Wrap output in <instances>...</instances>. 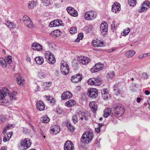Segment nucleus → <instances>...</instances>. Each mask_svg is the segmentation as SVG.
I'll return each instance as SVG.
<instances>
[{
    "instance_id": "f3484780",
    "label": "nucleus",
    "mask_w": 150,
    "mask_h": 150,
    "mask_svg": "<svg viewBox=\"0 0 150 150\" xmlns=\"http://www.w3.org/2000/svg\"><path fill=\"white\" fill-rule=\"evenodd\" d=\"M103 67L102 65L100 64L97 63L95 64V65L93 66L91 69L90 71L92 73L97 72L102 69Z\"/></svg>"
},
{
    "instance_id": "338daca9",
    "label": "nucleus",
    "mask_w": 150,
    "mask_h": 150,
    "mask_svg": "<svg viewBox=\"0 0 150 150\" xmlns=\"http://www.w3.org/2000/svg\"><path fill=\"white\" fill-rule=\"evenodd\" d=\"M138 57V58L139 59H143L144 58V55H143V54H141L139 55Z\"/></svg>"
},
{
    "instance_id": "c9c22d12",
    "label": "nucleus",
    "mask_w": 150,
    "mask_h": 150,
    "mask_svg": "<svg viewBox=\"0 0 150 150\" xmlns=\"http://www.w3.org/2000/svg\"><path fill=\"white\" fill-rule=\"evenodd\" d=\"M53 21L55 27L60 26L62 24V21L59 20H56Z\"/></svg>"
},
{
    "instance_id": "2eb2a0df",
    "label": "nucleus",
    "mask_w": 150,
    "mask_h": 150,
    "mask_svg": "<svg viewBox=\"0 0 150 150\" xmlns=\"http://www.w3.org/2000/svg\"><path fill=\"white\" fill-rule=\"evenodd\" d=\"M67 10L68 13L71 16L74 17L77 16L78 15V13L73 8L69 6L67 7Z\"/></svg>"
},
{
    "instance_id": "8fccbe9b",
    "label": "nucleus",
    "mask_w": 150,
    "mask_h": 150,
    "mask_svg": "<svg viewBox=\"0 0 150 150\" xmlns=\"http://www.w3.org/2000/svg\"><path fill=\"white\" fill-rule=\"evenodd\" d=\"M6 120V118L4 116H1L0 118V123H4Z\"/></svg>"
},
{
    "instance_id": "ddd939ff",
    "label": "nucleus",
    "mask_w": 150,
    "mask_h": 150,
    "mask_svg": "<svg viewBox=\"0 0 150 150\" xmlns=\"http://www.w3.org/2000/svg\"><path fill=\"white\" fill-rule=\"evenodd\" d=\"M121 10L120 5L117 2L114 3L112 7V11L115 13H119Z\"/></svg>"
},
{
    "instance_id": "1a4fd4ad",
    "label": "nucleus",
    "mask_w": 150,
    "mask_h": 150,
    "mask_svg": "<svg viewBox=\"0 0 150 150\" xmlns=\"http://www.w3.org/2000/svg\"><path fill=\"white\" fill-rule=\"evenodd\" d=\"M150 7V2L148 1H146L143 2L142 7L138 9L137 11L139 13L143 12L147 10Z\"/></svg>"
},
{
    "instance_id": "c85d7f7f",
    "label": "nucleus",
    "mask_w": 150,
    "mask_h": 150,
    "mask_svg": "<svg viewBox=\"0 0 150 150\" xmlns=\"http://www.w3.org/2000/svg\"><path fill=\"white\" fill-rule=\"evenodd\" d=\"M47 75L46 73L42 71H40L38 74V76L41 79L47 77Z\"/></svg>"
},
{
    "instance_id": "0e129e2a",
    "label": "nucleus",
    "mask_w": 150,
    "mask_h": 150,
    "mask_svg": "<svg viewBox=\"0 0 150 150\" xmlns=\"http://www.w3.org/2000/svg\"><path fill=\"white\" fill-rule=\"evenodd\" d=\"M98 42L95 40H93L92 42V44L93 46L95 47L94 45H97Z\"/></svg>"
},
{
    "instance_id": "cd10ccee",
    "label": "nucleus",
    "mask_w": 150,
    "mask_h": 150,
    "mask_svg": "<svg viewBox=\"0 0 150 150\" xmlns=\"http://www.w3.org/2000/svg\"><path fill=\"white\" fill-rule=\"evenodd\" d=\"M75 103L76 102L74 100H70L66 102L65 105L69 107L74 105Z\"/></svg>"
},
{
    "instance_id": "423d86ee",
    "label": "nucleus",
    "mask_w": 150,
    "mask_h": 150,
    "mask_svg": "<svg viewBox=\"0 0 150 150\" xmlns=\"http://www.w3.org/2000/svg\"><path fill=\"white\" fill-rule=\"evenodd\" d=\"M97 13L94 11H87L84 14V18L87 20H91L96 18Z\"/></svg>"
},
{
    "instance_id": "39448f33",
    "label": "nucleus",
    "mask_w": 150,
    "mask_h": 150,
    "mask_svg": "<svg viewBox=\"0 0 150 150\" xmlns=\"http://www.w3.org/2000/svg\"><path fill=\"white\" fill-rule=\"evenodd\" d=\"M45 58L50 64H54L56 62L54 56L50 51H47L45 53Z\"/></svg>"
},
{
    "instance_id": "6ab92c4d",
    "label": "nucleus",
    "mask_w": 150,
    "mask_h": 150,
    "mask_svg": "<svg viewBox=\"0 0 150 150\" xmlns=\"http://www.w3.org/2000/svg\"><path fill=\"white\" fill-rule=\"evenodd\" d=\"M36 105L37 109L39 110H43L45 109L44 104L42 101L39 100L38 101Z\"/></svg>"
},
{
    "instance_id": "052dcab7",
    "label": "nucleus",
    "mask_w": 150,
    "mask_h": 150,
    "mask_svg": "<svg viewBox=\"0 0 150 150\" xmlns=\"http://www.w3.org/2000/svg\"><path fill=\"white\" fill-rule=\"evenodd\" d=\"M51 84V83L50 82H46L45 83H44L42 85V86H46V87H47V86L48 85H50Z\"/></svg>"
},
{
    "instance_id": "393cba45",
    "label": "nucleus",
    "mask_w": 150,
    "mask_h": 150,
    "mask_svg": "<svg viewBox=\"0 0 150 150\" xmlns=\"http://www.w3.org/2000/svg\"><path fill=\"white\" fill-rule=\"evenodd\" d=\"M35 60L38 64L40 65L42 64L44 61L43 57H35Z\"/></svg>"
},
{
    "instance_id": "b1692460",
    "label": "nucleus",
    "mask_w": 150,
    "mask_h": 150,
    "mask_svg": "<svg viewBox=\"0 0 150 150\" xmlns=\"http://www.w3.org/2000/svg\"><path fill=\"white\" fill-rule=\"evenodd\" d=\"M96 103L94 101L91 102L89 104V106L91 110L93 112H95L97 110V107L96 105Z\"/></svg>"
},
{
    "instance_id": "aec40b11",
    "label": "nucleus",
    "mask_w": 150,
    "mask_h": 150,
    "mask_svg": "<svg viewBox=\"0 0 150 150\" xmlns=\"http://www.w3.org/2000/svg\"><path fill=\"white\" fill-rule=\"evenodd\" d=\"M102 97L104 99H106L110 97V95L107 89H103L101 90Z\"/></svg>"
},
{
    "instance_id": "f257e3e1",
    "label": "nucleus",
    "mask_w": 150,
    "mask_h": 150,
    "mask_svg": "<svg viewBox=\"0 0 150 150\" xmlns=\"http://www.w3.org/2000/svg\"><path fill=\"white\" fill-rule=\"evenodd\" d=\"M112 112V116L119 118L123 115L125 112L124 108L120 104H114Z\"/></svg>"
},
{
    "instance_id": "09e8293b",
    "label": "nucleus",
    "mask_w": 150,
    "mask_h": 150,
    "mask_svg": "<svg viewBox=\"0 0 150 150\" xmlns=\"http://www.w3.org/2000/svg\"><path fill=\"white\" fill-rule=\"evenodd\" d=\"M142 78V79H146L148 78V74L144 72L143 73Z\"/></svg>"
},
{
    "instance_id": "69168bd1",
    "label": "nucleus",
    "mask_w": 150,
    "mask_h": 150,
    "mask_svg": "<svg viewBox=\"0 0 150 150\" xmlns=\"http://www.w3.org/2000/svg\"><path fill=\"white\" fill-rule=\"evenodd\" d=\"M8 130V129H7L6 128V127H5V128L4 129L3 131V134L4 135H5L6 132Z\"/></svg>"
},
{
    "instance_id": "f03ea898",
    "label": "nucleus",
    "mask_w": 150,
    "mask_h": 150,
    "mask_svg": "<svg viewBox=\"0 0 150 150\" xmlns=\"http://www.w3.org/2000/svg\"><path fill=\"white\" fill-rule=\"evenodd\" d=\"M93 133L91 131L84 132L81 139L82 143L88 144L92 140L93 137Z\"/></svg>"
},
{
    "instance_id": "c756f323",
    "label": "nucleus",
    "mask_w": 150,
    "mask_h": 150,
    "mask_svg": "<svg viewBox=\"0 0 150 150\" xmlns=\"http://www.w3.org/2000/svg\"><path fill=\"white\" fill-rule=\"evenodd\" d=\"M40 120L43 123H47L49 122L50 119L47 115H45L40 118Z\"/></svg>"
},
{
    "instance_id": "37998d69",
    "label": "nucleus",
    "mask_w": 150,
    "mask_h": 150,
    "mask_svg": "<svg viewBox=\"0 0 150 150\" xmlns=\"http://www.w3.org/2000/svg\"><path fill=\"white\" fill-rule=\"evenodd\" d=\"M46 98L51 103H53L55 102L54 99L52 97L47 96Z\"/></svg>"
},
{
    "instance_id": "6e6d98bb",
    "label": "nucleus",
    "mask_w": 150,
    "mask_h": 150,
    "mask_svg": "<svg viewBox=\"0 0 150 150\" xmlns=\"http://www.w3.org/2000/svg\"><path fill=\"white\" fill-rule=\"evenodd\" d=\"M13 126V125L11 124H9L8 125H7L6 126V128L7 129H11L12 128Z\"/></svg>"
},
{
    "instance_id": "13d9d810",
    "label": "nucleus",
    "mask_w": 150,
    "mask_h": 150,
    "mask_svg": "<svg viewBox=\"0 0 150 150\" xmlns=\"http://www.w3.org/2000/svg\"><path fill=\"white\" fill-rule=\"evenodd\" d=\"M49 26L50 27H55L54 26V22L53 21H52L49 24Z\"/></svg>"
},
{
    "instance_id": "bf43d9fd",
    "label": "nucleus",
    "mask_w": 150,
    "mask_h": 150,
    "mask_svg": "<svg viewBox=\"0 0 150 150\" xmlns=\"http://www.w3.org/2000/svg\"><path fill=\"white\" fill-rule=\"evenodd\" d=\"M83 37V35L82 33H80L79 34L78 36V38L80 39V40H81Z\"/></svg>"
},
{
    "instance_id": "4468645a",
    "label": "nucleus",
    "mask_w": 150,
    "mask_h": 150,
    "mask_svg": "<svg viewBox=\"0 0 150 150\" xmlns=\"http://www.w3.org/2000/svg\"><path fill=\"white\" fill-rule=\"evenodd\" d=\"M78 61L83 64H87L90 61V59L88 57L80 56L78 57Z\"/></svg>"
},
{
    "instance_id": "2f4dec72",
    "label": "nucleus",
    "mask_w": 150,
    "mask_h": 150,
    "mask_svg": "<svg viewBox=\"0 0 150 150\" xmlns=\"http://www.w3.org/2000/svg\"><path fill=\"white\" fill-rule=\"evenodd\" d=\"M0 63L1 67L4 68L6 66V63L5 59L2 58H0Z\"/></svg>"
},
{
    "instance_id": "4be33fe9",
    "label": "nucleus",
    "mask_w": 150,
    "mask_h": 150,
    "mask_svg": "<svg viewBox=\"0 0 150 150\" xmlns=\"http://www.w3.org/2000/svg\"><path fill=\"white\" fill-rule=\"evenodd\" d=\"M33 49L37 51L41 50L42 49V46L37 43H33L32 45Z\"/></svg>"
},
{
    "instance_id": "864d4df0",
    "label": "nucleus",
    "mask_w": 150,
    "mask_h": 150,
    "mask_svg": "<svg viewBox=\"0 0 150 150\" xmlns=\"http://www.w3.org/2000/svg\"><path fill=\"white\" fill-rule=\"evenodd\" d=\"M108 74L109 76V77L110 78H112L113 77L114 73L113 72H110L108 73Z\"/></svg>"
},
{
    "instance_id": "603ef678",
    "label": "nucleus",
    "mask_w": 150,
    "mask_h": 150,
    "mask_svg": "<svg viewBox=\"0 0 150 150\" xmlns=\"http://www.w3.org/2000/svg\"><path fill=\"white\" fill-rule=\"evenodd\" d=\"M111 28L113 29H116L117 28V26L115 25V22H113L112 24H111Z\"/></svg>"
},
{
    "instance_id": "9d476101",
    "label": "nucleus",
    "mask_w": 150,
    "mask_h": 150,
    "mask_svg": "<svg viewBox=\"0 0 150 150\" xmlns=\"http://www.w3.org/2000/svg\"><path fill=\"white\" fill-rule=\"evenodd\" d=\"M23 20L24 23L28 28H32L33 27V23L31 19L27 16L26 15L24 16L23 18Z\"/></svg>"
},
{
    "instance_id": "f704fd0d",
    "label": "nucleus",
    "mask_w": 150,
    "mask_h": 150,
    "mask_svg": "<svg viewBox=\"0 0 150 150\" xmlns=\"http://www.w3.org/2000/svg\"><path fill=\"white\" fill-rule=\"evenodd\" d=\"M6 25L8 26L11 28H15L16 26V25L13 23L8 21L7 22Z\"/></svg>"
},
{
    "instance_id": "a19ab883",
    "label": "nucleus",
    "mask_w": 150,
    "mask_h": 150,
    "mask_svg": "<svg viewBox=\"0 0 150 150\" xmlns=\"http://www.w3.org/2000/svg\"><path fill=\"white\" fill-rule=\"evenodd\" d=\"M77 32V29L74 27H73L71 28L69 30V32L71 34H74Z\"/></svg>"
},
{
    "instance_id": "3c124183",
    "label": "nucleus",
    "mask_w": 150,
    "mask_h": 150,
    "mask_svg": "<svg viewBox=\"0 0 150 150\" xmlns=\"http://www.w3.org/2000/svg\"><path fill=\"white\" fill-rule=\"evenodd\" d=\"M9 139L8 138V137H7V134H5L4 135V138L3 139V141L4 142H6L8 141H9Z\"/></svg>"
},
{
    "instance_id": "de8ad7c7",
    "label": "nucleus",
    "mask_w": 150,
    "mask_h": 150,
    "mask_svg": "<svg viewBox=\"0 0 150 150\" xmlns=\"http://www.w3.org/2000/svg\"><path fill=\"white\" fill-rule=\"evenodd\" d=\"M68 127L69 130L70 131L73 132L74 131V127L72 126L71 124L69 123L67 125Z\"/></svg>"
},
{
    "instance_id": "4c0bfd02",
    "label": "nucleus",
    "mask_w": 150,
    "mask_h": 150,
    "mask_svg": "<svg viewBox=\"0 0 150 150\" xmlns=\"http://www.w3.org/2000/svg\"><path fill=\"white\" fill-rule=\"evenodd\" d=\"M128 3L130 6H134L136 5V0H128Z\"/></svg>"
},
{
    "instance_id": "5701e85b",
    "label": "nucleus",
    "mask_w": 150,
    "mask_h": 150,
    "mask_svg": "<svg viewBox=\"0 0 150 150\" xmlns=\"http://www.w3.org/2000/svg\"><path fill=\"white\" fill-rule=\"evenodd\" d=\"M136 54V52L134 50H131L128 51L126 53L125 55L128 58L132 57Z\"/></svg>"
},
{
    "instance_id": "ea45409f",
    "label": "nucleus",
    "mask_w": 150,
    "mask_h": 150,
    "mask_svg": "<svg viewBox=\"0 0 150 150\" xmlns=\"http://www.w3.org/2000/svg\"><path fill=\"white\" fill-rule=\"evenodd\" d=\"M80 115L81 116L83 117H82L84 118L85 120H88V116L87 113L83 112H81V113Z\"/></svg>"
},
{
    "instance_id": "f8f14e48",
    "label": "nucleus",
    "mask_w": 150,
    "mask_h": 150,
    "mask_svg": "<svg viewBox=\"0 0 150 150\" xmlns=\"http://www.w3.org/2000/svg\"><path fill=\"white\" fill-rule=\"evenodd\" d=\"M98 91L97 89L95 88L90 89L88 91V96L92 98H95L98 96Z\"/></svg>"
},
{
    "instance_id": "774afa93",
    "label": "nucleus",
    "mask_w": 150,
    "mask_h": 150,
    "mask_svg": "<svg viewBox=\"0 0 150 150\" xmlns=\"http://www.w3.org/2000/svg\"><path fill=\"white\" fill-rule=\"evenodd\" d=\"M145 94L147 95H148L150 94V93L149 91L147 90H146L145 91Z\"/></svg>"
},
{
    "instance_id": "473e14b6",
    "label": "nucleus",
    "mask_w": 150,
    "mask_h": 150,
    "mask_svg": "<svg viewBox=\"0 0 150 150\" xmlns=\"http://www.w3.org/2000/svg\"><path fill=\"white\" fill-rule=\"evenodd\" d=\"M36 3L35 1H30L28 4V7L30 8H33L36 6Z\"/></svg>"
},
{
    "instance_id": "a18cd8bd",
    "label": "nucleus",
    "mask_w": 150,
    "mask_h": 150,
    "mask_svg": "<svg viewBox=\"0 0 150 150\" xmlns=\"http://www.w3.org/2000/svg\"><path fill=\"white\" fill-rule=\"evenodd\" d=\"M7 63L10 64L12 62V57L10 56H8L6 58Z\"/></svg>"
},
{
    "instance_id": "7c9ffc66",
    "label": "nucleus",
    "mask_w": 150,
    "mask_h": 150,
    "mask_svg": "<svg viewBox=\"0 0 150 150\" xmlns=\"http://www.w3.org/2000/svg\"><path fill=\"white\" fill-rule=\"evenodd\" d=\"M24 80L21 77V75H19L18 77L17 78V81L18 83L20 85H23L24 84Z\"/></svg>"
},
{
    "instance_id": "412c9836",
    "label": "nucleus",
    "mask_w": 150,
    "mask_h": 150,
    "mask_svg": "<svg viewBox=\"0 0 150 150\" xmlns=\"http://www.w3.org/2000/svg\"><path fill=\"white\" fill-rule=\"evenodd\" d=\"M72 96V93L69 91L64 92L61 96V98L62 100H65L66 99H69Z\"/></svg>"
},
{
    "instance_id": "20e7f679",
    "label": "nucleus",
    "mask_w": 150,
    "mask_h": 150,
    "mask_svg": "<svg viewBox=\"0 0 150 150\" xmlns=\"http://www.w3.org/2000/svg\"><path fill=\"white\" fill-rule=\"evenodd\" d=\"M2 92L5 94L6 96H8L11 100L13 101L16 100V96L17 94V92L13 91V92L10 93L6 88H4L3 89Z\"/></svg>"
},
{
    "instance_id": "6e6552de",
    "label": "nucleus",
    "mask_w": 150,
    "mask_h": 150,
    "mask_svg": "<svg viewBox=\"0 0 150 150\" xmlns=\"http://www.w3.org/2000/svg\"><path fill=\"white\" fill-rule=\"evenodd\" d=\"M88 84L90 85L98 86L101 84V80L99 78H92L87 81Z\"/></svg>"
},
{
    "instance_id": "72a5a7b5",
    "label": "nucleus",
    "mask_w": 150,
    "mask_h": 150,
    "mask_svg": "<svg viewBox=\"0 0 150 150\" xmlns=\"http://www.w3.org/2000/svg\"><path fill=\"white\" fill-rule=\"evenodd\" d=\"M130 30V28H127L124 29L123 32L121 33L122 35L124 36L127 35L129 32Z\"/></svg>"
},
{
    "instance_id": "9b49d317",
    "label": "nucleus",
    "mask_w": 150,
    "mask_h": 150,
    "mask_svg": "<svg viewBox=\"0 0 150 150\" xmlns=\"http://www.w3.org/2000/svg\"><path fill=\"white\" fill-rule=\"evenodd\" d=\"M64 150H74V145L72 142L67 140L64 145Z\"/></svg>"
},
{
    "instance_id": "c03bdc74",
    "label": "nucleus",
    "mask_w": 150,
    "mask_h": 150,
    "mask_svg": "<svg viewBox=\"0 0 150 150\" xmlns=\"http://www.w3.org/2000/svg\"><path fill=\"white\" fill-rule=\"evenodd\" d=\"M72 119L74 123L76 124L78 121V118L76 115H74L72 117Z\"/></svg>"
},
{
    "instance_id": "0eeeda50",
    "label": "nucleus",
    "mask_w": 150,
    "mask_h": 150,
    "mask_svg": "<svg viewBox=\"0 0 150 150\" xmlns=\"http://www.w3.org/2000/svg\"><path fill=\"white\" fill-rule=\"evenodd\" d=\"M69 67L67 63L62 61L61 62L60 70L62 74L64 75L67 74L69 72Z\"/></svg>"
},
{
    "instance_id": "5fc2aeb1",
    "label": "nucleus",
    "mask_w": 150,
    "mask_h": 150,
    "mask_svg": "<svg viewBox=\"0 0 150 150\" xmlns=\"http://www.w3.org/2000/svg\"><path fill=\"white\" fill-rule=\"evenodd\" d=\"M95 47H100L103 46V43L102 42H98L97 45H94Z\"/></svg>"
},
{
    "instance_id": "680f3d73",
    "label": "nucleus",
    "mask_w": 150,
    "mask_h": 150,
    "mask_svg": "<svg viewBox=\"0 0 150 150\" xmlns=\"http://www.w3.org/2000/svg\"><path fill=\"white\" fill-rule=\"evenodd\" d=\"M26 60L28 62H30L31 60L30 58L28 55H27L26 56Z\"/></svg>"
},
{
    "instance_id": "58836bf2",
    "label": "nucleus",
    "mask_w": 150,
    "mask_h": 150,
    "mask_svg": "<svg viewBox=\"0 0 150 150\" xmlns=\"http://www.w3.org/2000/svg\"><path fill=\"white\" fill-rule=\"evenodd\" d=\"M108 24L105 22H103L100 25V29L108 28Z\"/></svg>"
},
{
    "instance_id": "e433bc0d",
    "label": "nucleus",
    "mask_w": 150,
    "mask_h": 150,
    "mask_svg": "<svg viewBox=\"0 0 150 150\" xmlns=\"http://www.w3.org/2000/svg\"><path fill=\"white\" fill-rule=\"evenodd\" d=\"M101 34L102 35H105L107 34L108 28H103L100 29Z\"/></svg>"
},
{
    "instance_id": "49530a36",
    "label": "nucleus",
    "mask_w": 150,
    "mask_h": 150,
    "mask_svg": "<svg viewBox=\"0 0 150 150\" xmlns=\"http://www.w3.org/2000/svg\"><path fill=\"white\" fill-rule=\"evenodd\" d=\"M42 2L45 6L48 5L50 3V0H42Z\"/></svg>"
},
{
    "instance_id": "bb28decb",
    "label": "nucleus",
    "mask_w": 150,
    "mask_h": 150,
    "mask_svg": "<svg viewBox=\"0 0 150 150\" xmlns=\"http://www.w3.org/2000/svg\"><path fill=\"white\" fill-rule=\"evenodd\" d=\"M104 114L103 116L105 118L107 117L110 115V113L112 114L111 109L110 108H107L104 111Z\"/></svg>"
},
{
    "instance_id": "79ce46f5",
    "label": "nucleus",
    "mask_w": 150,
    "mask_h": 150,
    "mask_svg": "<svg viewBox=\"0 0 150 150\" xmlns=\"http://www.w3.org/2000/svg\"><path fill=\"white\" fill-rule=\"evenodd\" d=\"M8 96H6L5 94L2 92H0V100H4L5 98H8Z\"/></svg>"
},
{
    "instance_id": "e2e57ef3",
    "label": "nucleus",
    "mask_w": 150,
    "mask_h": 150,
    "mask_svg": "<svg viewBox=\"0 0 150 150\" xmlns=\"http://www.w3.org/2000/svg\"><path fill=\"white\" fill-rule=\"evenodd\" d=\"M95 131L96 132L98 133H99L100 131V127H98L97 128H96Z\"/></svg>"
},
{
    "instance_id": "a878e982",
    "label": "nucleus",
    "mask_w": 150,
    "mask_h": 150,
    "mask_svg": "<svg viewBox=\"0 0 150 150\" xmlns=\"http://www.w3.org/2000/svg\"><path fill=\"white\" fill-rule=\"evenodd\" d=\"M61 31L59 30H55L52 31L51 33V35L55 37H59L61 35Z\"/></svg>"
},
{
    "instance_id": "7ed1b4c3",
    "label": "nucleus",
    "mask_w": 150,
    "mask_h": 150,
    "mask_svg": "<svg viewBox=\"0 0 150 150\" xmlns=\"http://www.w3.org/2000/svg\"><path fill=\"white\" fill-rule=\"evenodd\" d=\"M31 144L32 143L30 139L26 138L21 141L19 148L21 150H26L30 146Z\"/></svg>"
},
{
    "instance_id": "a211bd4d",
    "label": "nucleus",
    "mask_w": 150,
    "mask_h": 150,
    "mask_svg": "<svg viewBox=\"0 0 150 150\" xmlns=\"http://www.w3.org/2000/svg\"><path fill=\"white\" fill-rule=\"evenodd\" d=\"M60 131L59 127L57 125H54L51 129L50 133L51 134H56L59 132Z\"/></svg>"
},
{
    "instance_id": "dca6fc26",
    "label": "nucleus",
    "mask_w": 150,
    "mask_h": 150,
    "mask_svg": "<svg viewBox=\"0 0 150 150\" xmlns=\"http://www.w3.org/2000/svg\"><path fill=\"white\" fill-rule=\"evenodd\" d=\"M82 74H78L73 76L71 79V81L74 83H77L81 81L82 79Z\"/></svg>"
},
{
    "instance_id": "4d7b16f0",
    "label": "nucleus",
    "mask_w": 150,
    "mask_h": 150,
    "mask_svg": "<svg viewBox=\"0 0 150 150\" xmlns=\"http://www.w3.org/2000/svg\"><path fill=\"white\" fill-rule=\"evenodd\" d=\"M12 134V132H10L9 134H7V137H8L9 139L11 138Z\"/></svg>"
}]
</instances>
